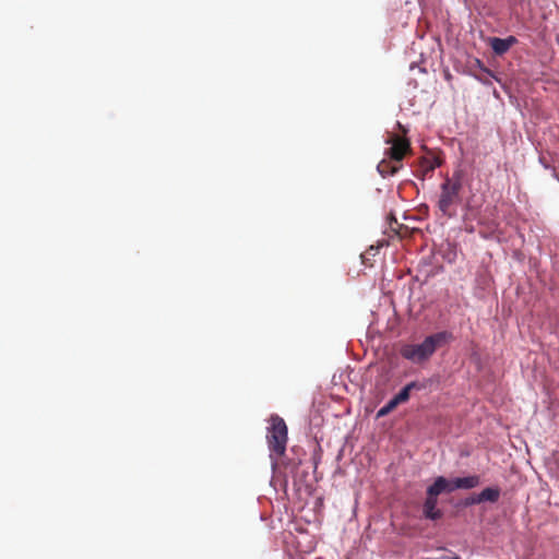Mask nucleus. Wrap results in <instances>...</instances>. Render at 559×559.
Here are the masks:
<instances>
[{
    "label": "nucleus",
    "instance_id": "nucleus-1",
    "mask_svg": "<svg viewBox=\"0 0 559 559\" xmlns=\"http://www.w3.org/2000/svg\"><path fill=\"white\" fill-rule=\"evenodd\" d=\"M450 334L448 332H438L427 336L419 344H405L401 347L403 358L414 362L421 364L428 360L437 350L447 343Z\"/></svg>",
    "mask_w": 559,
    "mask_h": 559
},
{
    "label": "nucleus",
    "instance_id": "nucleus-2",
    "mask_svg": "<svg viewBox=\"0 0 559 559\" xmlns=\"http://www.w3.org/2000/svg\"><path fill=\"white\" fill-rule=\"evenodd\" d=\"M462 189V180L460 174H454L452 177L445 178L441 185L440 197L438 200V209L448 217L454 215L452 207L460 201V191Z\"/></svg>",
    "mask_w": 559,
    "mask_h": 559
},
{
    "label": "nucleus",
    "instance_id": "nucleus-3",
    "mask_svg": "<svg viewBox=\"0 0 559 559\" xmlns=\"http://www.w3.org/2000/svg\"><path fill=\"white\" fill-rule=\"evenodd\" d=\"M287 433V426L284 419L278 415H272L266 439L270 451L275 453L278 457L285 454L288 440Z\"/></svg>",
    "mask_w": 559,
    "mask_h": 559
},
{
    "label": "nucleus",
    "instance_id": "nucleus-4",
    "mask_svg": "<svg viewBox=\"0 0 559 559\" xmlns=\"http://www.w3.org/2000/svg\"><path fill=\"white\" fill-rule=\"evenodd\" d=\"M447 478L439 476L435 479L433 484L427 488L426 500L423 506V514L428 520H439L442 518L443 512L437 508L438 496L442 492H447Z\"/></svg>",
    "mask_w": 559,
    "mask_h": 559
},
{
    "label": "nucleus",
    "instance_id": "nucleus-5",
    "mask_svg": "<svg viewBox=\"0 0 559 559\" xmlns=\"http://www.w3.org/2000/svg\"><path fill=\"white\" fill-rule=\"evenodd\" d=\"M386 143L391 144V146L385 151L384 155L394 159L395 164L402 163L403 158L411 152L409 141L396 134L391 135Z\"/></svg>",
    "mask_w": 559,
    "mask_h": 559
},
{
    "label": "nucleus",
    "instance_id": "nucleus-6",
    "mask_svg": "<svg viewBox=\"0 0 559 559\" xmlns=\"http://www.w3.org/2000/svg\"><path fill=\"white\" fill-rule=\"evenodd\" d=\"M447 492H452L455 489H472L479 485V477L477 475H472L454 479L447 478Z\"/></svg>",
    "mask_w": 559,
    "mask_h": 559
},
{
    "label": "nucleus",
    "instance_id": "nucleus-7",
    "mask_svg": "<svg viewBox=\"0 0 559 559\" xmlns=\"http://www.w3.org/2000/svg\"><path fill=\"white\" fill-rule=\"evenodd\" d=\"M516 43L518 39L514 36L507 38L491 37L489 39V45L497 56L504 55Z\"/></svg>",
    "mask_w": 559,
    "mask_h": 559
},
{
    "label": "nucleus",
    "instance_id": "nucleus-8",
    "mask_svg": "<svg viewBox=\"0 0 559 559\" xmlns=\"http://www.w3.org/2000/svg\"><path fill=\"white\" fill-rule=\"evenodd\" d=\"M396 164L397 165H395L394 159L385 156V158L378 164L377 169L382 177L393 176L403 167L402 163Z\"/></svg>",
    "mask_w": 559,
    "mask_h": 559
},
{
    "label": "nucleus",
    "instance_id": "nucleus-9",
    "mask_svg": "<svg viewBox=\"0 0 559 559\" xmlns=\"http://www.w3.org/2000/svg\"><path fill=\"white\" fill-rule=\"evenodd\" d=\"M500 497V489L497 487L485 488L476 498H473L469 503H481L484 501L497 502Z\"/></svg>",
    "mask_w": 559,
    "mask_h": 559
},
{
    "label": "nucleus",
    "instance_id": "nucleus-10",
    "mask_svg": "<svg viewBox=\"0 0 559 559\" xmlns=\"http://www.w3.org/2000/svg\"><path fill=\"white\" fill-rule=\"evenodd\" d=\"M424 385L413 381L406 384L394 397L397 400L400 404L405 403L409 400L412 390H421Z\"/></svg>",
    "mask_w": 559,
    "mask_h": 559
},
{
    "label": "nucleus",
    "instance_id": "nucleus-11",
    "mask_svg": "<svg viewBox=\"0 0 559 559\" xmlns=\"http://www.w3.org/2000/svg\"><path fill=\"white\" fill-rule=\"evenodd\" d=\"M400 405V403L397 402V400L395 397L391 399L384 406H382L378 413H377V417H384L386 415H389L393 409H395L397 406Z\"/></svg>",
    "mask_w": 559,
    "mask_h": 559
},
{
    "label": "nucleus",
    "instance_id": "nucleus-12",
    "mask_svg": "<svg viewBox=\"0 0 559 559\" xmlns=\"http://www.w3.org/2000/svg\"><path fill=\"white\" fill-rule=\"evenodd\" d=\"M445 559H461V558L459 556H454V557L445 558Z\"/></svg>",
    "mask_w": 559,
    "mask_h": 559
}]
</instances>
